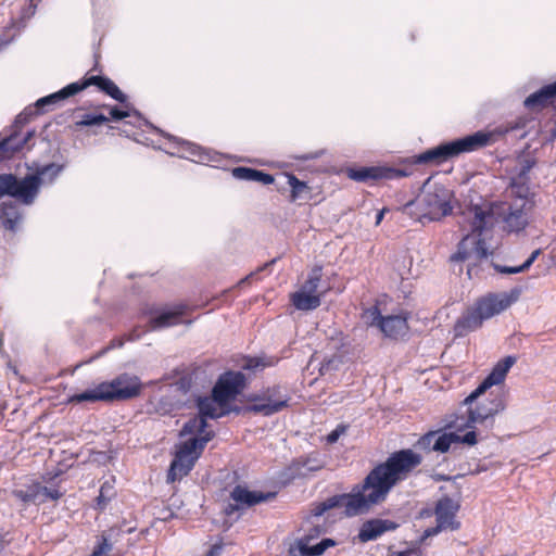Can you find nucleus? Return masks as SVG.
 Listing matches in <instances>:
<instances>
[{
	"label": "nucleus",
	"instance_id": "f257e3e1",
	"mask_svg": "<svg viewBox=\"0 0 556 556\" xmlns=\"http://www.w3.org/2000/svg\"><path fill=\"white\" fill-rule=\"evenodd\" d=\"M421 463L422 456L412 448L395 451L375 466L361 483L353 485L351 492L316 503L312 514L319 517L332 508H343L346 517L367 514L384 503L391 490L406 480Z\"/></svg>",
	"mask_w": 556,
	"mask_h": 556
},
{
	"label": "nucleus",
	"instance_id": "f03ea898",
	"mask_svg": "<svg viewBox=\"0 0 556 556\" xmlns=\"http://www.w3.org/2000/svg\"><path fill=\"white\" fill-rule=\"evenodd\" d=\"M520 204L515 206L506 203H483L472 205L467 211L471 232L466 235L457 245V251L451 255V262H465L472 256L485 258L489 254L485 244L494 226L502 220L505 230L519 231L527 225L525 206L526 197H519Z\"/></svg>",
	"mask_w": 556,
	"mask_h": 556
},
{
	"label": "nucleus",
	"instance_id": "7ed1b4c3",
	"mask_svg": "<svg viewBox=\"0 0 556 556\" xmlns=\"http://www.w3.org/2000/svg\"><path fill=\"white\" fill-rule=\"evenodd\" d=\"M198 408L200 415L188 420L180 431V435L192 434L194 437L177 446L167 472V482L173 483L186 477L194 467L206 443L214 438V432L207 430L206 417L218 418L226 413L213 395L200 397Z\"/></svg>",
	"mask_w": 556,
	"mask_h": 556
},
{
	"label": "nucleus",
	"instance_id": "20e7f679",
	"mask_svg": "<svg viewBox=\"0 0 556 556\" xmlns=\"http://www.w3.org/2000/svg\"><path fill=\"white\" fill-rule=\"evenodd\" d=\"M515 362L516 358L514 356H506L498 361L477 389L464 400V405L467 406V418L464 425L455 426L458 431L465 429L476 431L475 429L478 425L493 419L495 415L504 409V400L501 394H493L491 392L485 397H482V395H484L491 387L500 384L505 380L507 372Z\"/></svg>",
	"mask_w": 556,
	"mask_h": 556
},
{
	"label": "nucleus",
	"instance_id": "39448f33",
	"mask_svg": "<svg viewBox=\"0 0 556 556\" xmlns=\"http://www.w3.org/2000/svg\"><path fill=\"white\" fill-rule=\"evenodd\" d=\"M531 119L527 116H518L514 121L497 127L494 131H477L472 135L459 138L410 157V164L440 165L463 153H469L485 148L495 142V135L503 136L511 131L526 129Z\"/></svg>",
	"mask_w": 556,
	"mask_h": 556
},
{
	"label": "nucleus",
	"instance_id": "423d86ee",
	"mask_svg": "<svg viewBox=\"0 0 556 556\" xmlns=\"http://www.w3.org/2000/svg\"><path fill=\"white\" fill-rule=\"evenodd\" d=\"M63 168V165L49 163L36 167L34 173L23 178L11 173L0 174V199L8 195L23 205H31L39 194L40 187L53 184Z\"/></svg>",
	"mask_w": 556,
	"mask_h": 556
},
{
	"label": "nucleus",
	"instance_id": "0eeeda50",
	"mask_svg": "<svg viewBox=\"0 0 556 556\" xmlns=\"http://www.w3.org/2000/svg\"><path fill=\"white\" fill-rule=\"evenodd\" d=\"M518 296L516 294H495L490 293L468 307L463 315L455 321L453 333L455 338H463L472 331L479 329L485 319L493 317L508 308Z\"/></svg>",
	"mask_w": 556,
	"mask_h": 556
},
{
	"label": "nucleus",
	"instance_id": "6e6552de",
	"mask_svg": "<svg viewBox=\"0 0 556 556\" xmlns=\"http://www.w3.org/2000/svg\"><path fill=\"white\" fill-rule=\"evenodd\" d=\"M142 390V383L136 376L123 374L110 382H101L91 390L75 394L73 401L81 402H113L137 397Z\"/></svg>",
	"mask_w": 556,
	"mask_h": 556
},
{
	"label": "nucleus",
	"instance_id": "1a4fd4ad",
	"mask_svg": "<svg viewBox=\"0 0 556 556\" xmlns=\"http://www.w3.org/2000/svg\"><path fill=\"white\" fill-rule=\"evenodd\" d=\"M90 86H96L101 92L118 101L119 103L127 102V96L117 87V85L112 79L105 76L90 75V73H87L83 79L72 83L62 88L61 90L37 100V111L43 113V108L46 105L56 104L64 99L77 94L78 92L87 89Z\"/></svg>",
	"mask_w": 556,
	"mask_h": 556
},
{
	"label": "nucleus",
	"instance_id": "9d476101",
	"mask_svg": "<svg viewBox=\"0 0 556 556\" xmlns=\"http://www.w3.org/2000/svg\"><path fill=\"white\" fill-rule=\"evenodd\" d=\"M323 268L314 266L300 289L290 294V302L299 311H313L320 306L329 287L321 288Z\"/></svg>",
	"mask_w": 556,
	"mask_h": 556
},
{
	"label": "nucleus",
	"instance_id": "9b49d317",
	"mask_svg": "<svg viewBox=\"0 0 556 556\" xmlns=\"http://www.w3.org/2000/svg\"><path fill=\"white\" fill-rule=\"evenodd\" d=\"M291 397L282 394L278 384L268 387L250 397L248 410L262 416H271L290 406Z\"/></svg>",
	"mask_w": 556,
	"mask_h": 556
},
{
	"label": "nucleus",
	"instance_id": "f8f14e48",
	"mask_svg": "<svg viewBox=\"0 0 556 556\" xmlns=\"http://www.w3.org/2000/svg\"><path fill=\"white\" fill-rule=\"evenodd\" d=\"M275 497V493H264L261 491H250L245 485L237 484L229 492V498L224 507V514L231 517L254 505L266 502Z\"/></svg>",
	"mask_w": 556,
	"mask_h": 556
},
{
	"label": "nucleus",
	"instance_id": "ddd939ff",
	"mask_svg": "<svg viewBox=\"0 0 556 556\" xmlns=\"http://www.w3.org/2000/svg\"><path fill=\"white\" fill-rule=\"evenodd\" d=\"M245 388V376L241 371L227 370L213 387V396L220 407L227 406Z\"/></svg>",
	"mask_w": 556,
	"mask_h": 556
},
{
	"label": "nucleus",
	"instance_id": "4468645a",
	"mask_svg": "<svg viewBox=\"0 0 556 556\" xmlns=\"http://www.w3.org/2000/svg\"><path fill=\"white\" fill-rule=\"evenodd\" d=\"M412 175L408 169L388 166H363L346 169V176L358 182H375L379 180H392Z\"/></svg>",
	"mask_w": 556,
	"mask_h": 556
},
{
	"label": "nucleus",
	"instance_id": "2eb2a0df",
	"mask_svg": "<svg viewBox=\"0 0 556 556\" xmlns=\"http://www.w3.org/2000/svg\"><path fill=\"white\" fill-rule=\"evenodd\" d=\"M313 535L306 534L290 545L287 556H320L327 548L336 546V541L329 538L323 539L319 543L309 546Z\"/></svg>",
	"mask_w": 556,
	"mask_h": 556
},
{
	"label": "nucleus",
	"instance_id": "dca6fc26",
	"mask_svg": "<svg viewBox=\"0 0 556 556\" xmlns=\"http://www.w3.org/2000/svg\"><path fill=\"white\" fill-rule=\"evenodd\" d=\"M459 506L451 497L443 496L435 505V519L441 527H445L451 530H458L460 522L455 520L456 513Z\"/></svg>",
	"mask_w": 556,
	"mask_h": 556
},
{
	"label": "nucleus",
	"instance_id": "f3484780",
	"mask_svg": "<svg viewBox=\"0 0 556 556\" xmlns=\"http://www.w3.org/2000/svg\"><path fill=\"white\" fill-rule=\"evenodd\" d=\"M453 443H464L469 446L478 443L477 432L473 430L467 431L464 435H459L456 432H443L438 434L432 445L433 452L446 453L448 452Z\"/></svg>",
	"mask_w": 556,
	"mask_h": 556
},
{
	"label": "nucleus",
	"instance_id": "a211bd4d",
	"mask_svg": "<svg viewBox=\"0 0 556 556\" xmlns=\"http://www.w3.org/2000/svg\"><path fill=\"white\" fill-rule=\"evenodd\" d=\"M397 528V523L389 519H369L359 528L357 538L362 543L377 540L387 531H393Z\"/></svg>",
	"mask_w": 556,
	"mask_h": 556
},
{
	"label": "nucleus",
	"instance_id": "6ab92c4d",
	"mask_svg": "<svg viewBox=\"0 0 556 556\" xmlns=\"http://www.w3.org/2000/svg\"><path fill=\"white\" fill-rule=\"evenodd\" d=\"M420 200L426 208L428 220H439L452 213L451 203L441 198L438 192H428L420 197Z\"/></svg>",
	"mask_w": 556,
	"mask_h": 556
},
{
	"label": "nucleus",
	"instance_id": "aec40b11",
	"mask_svg": "<svg viewBox=\"0 0 556 556\" xmlns=\"http://www.w3.org/2000/svg\"><path fill=\"white\" fill-rule=\"evenodd\" d=\"M23 215L16 203L8 201L0 203V227L15 235L18 230Z\"/></svg>",
	"mask_w": 556,
	"mask_h": 556
},
{
	"label": "nucleus",
	"instance_id": "412c9836",
	"mask_svg": "<svg viewBox=\"0 0 556 556\" xmlns=\"http://www.w3.org/2000/svg\"><path fill=\"white\" fill-rule=\"evenodd\" d=\"M34 131H27L25 136L13 132L0 141V162L11 160L33 138Z\"/></svg>",
	"mask_w": 556,
	"mask_h": 556
},
{
	"label": "nucleus",
	"instance_id": "4be33fe9",
	"mask_svg": "<svg viewBox=\"0 0 556 556\" xmlns=\"http://www.w3.org/2000/svg\"><path fill=\"white\" fill-rule=\"evenodd\" d=\"M556 99V80L543 86L526 98L523 104L527 109L539 111L551 105Z\"/></svg>",
	"mask_w": 556,
	"mask_h": 556
},
{
	"label": "nucleus",
	"instance_id": "5701e85b",
	"mask_svg": "<svg viewBox=\"0 0 556 556\" xmlns=\"http://www.w3.org/2000/svg\"><path fill=\"white\" fill-rule=\"evenodd\" d=\"M290 188L289 202H309L313 200V188L306 181L300 180L293 173L281 174Z\"/></svg>",
	"mask_w": 556,
	"mask_h": 556
},
{
	"label": "nucleus",
	"instance_id": "b1692460",
	"mask_svg": "<svg viewBox=\"0 0 556 556\" xmlns=\"http://www.w3.org/2000/svg\"><path fill=\"white\" fill-rule=\"evenodd\" d=\"M187 305L179 303L174 305L170 311L161 312L150 320L152 330L166 328L180 323L181 317L186 314Z\"/></svg>",
	"mask_w": 556,
	"mask_h": 556
},
{
	"label": "nucleus",
	"instance_id": "393cba45",
	"mask_svg": "<svg viewBox=\"0 0 556 556\" xmlns=\"http://www.w3.org/2000/svg\"><path fill=\"white\" fill-rule=\"evenodd\" d=\"M74 122L71 126L74 131L81 130L85 127L92 126H101L108 122L110 118L103 113L93 112H83L81 109H76L74 111Z\"/></svg>",
	"mask_w": 556,
	"mask_h": 556
},
{
	"label": "nucleus",
	"instance_id": "a878e982",
	"mask_svg": "<svg viewBox=\"0 0 556 556\" xmlns=\"http://www.w3.org/2000/svg\"><path fill=\"white\" fill-rule=\"evenodd\" d=\"M379 330L388 338L397 339L408 330L407 318L401 315L384 316Z\"/></svg>",
	"mask_w": 556,
	"mask_h": 556
},
{
	"label": "nucleus",
	"instance_id": "bb28decb",
	"mask_svg": "<svg viewBox=\"0 0 556 556\" xmlns=\"http://www.w3.org/2000/svg\"><path fill=\"white\" fill-rule=\"evenodd\" d=\"M232 176L240 180L256 181L263 185H271L275 182V177L273 175L244 166L235 167L232 169Z\"/></svg>",
	"mask_w": 556,
	"mask_h": 556
},
{
	"label": "nucleus",
	"instance_id": "cd10ccee",
	"mask_svg": "<svg viewBox=\"0 0 556 556\" xmlns=\"http://www.w3.org/2000/svg\"><path fill=\"white\" fill-rule=\"evenodd\" d=\"M123 534L119 528H111L108 536L102 534L100 541L94 546L90 556H108L112 551L113 543L117 542V538Z\"/></svg>",
	"mask_w": 556,
	"mask_h": 556
},
{
	"label": "nucleus",
	"instance_id": "c85d7f7f",
	"mask_svg": "<svg viewBox=\"0 0 556 556\" xmlns=\"http://www.w3.org/2000/svg\"><path fill=\"white\" fill-rule=\"evenodd\" d=\"M403 215L416 222H424L427 219V212L425 206L422 205V201L420 198H417L413 201H409L404 206L399 208Z\"/></svg>",
	"mask_w": 556,
	"mask_h": 556
},
{
	"label": "nucleus",
	"instance_id": "c756f323",
	"mask_svg": "<svg viewBox=\"0 0 556 556\" xmlns=\"http://www.w3.org/2000/svg\"><path fill=\"white\" fill-rule=\"evenodd\" d=\"M13 496L22 501L23 503H35L37 501L40 502L41 492H40V483H31L27 485L25 490H14L12 492Z\"/></svg>",
	"mask_w": 556,
	"mask_h": 556
},
{
	"label": "nucleus",
	"instance_id": "7c9ffc66",
	"mask_svg": "<svg viewBox=\"0 0 556 556\" xmlns=\"http://www.w3.org/2000/svg\"><path fill=\"white\" fill-rule=\"evenodd\" d=\"M540 254V250H535L531 253V255L527 258V261L521 264L520 266H501L495 265L496 271L501 274H518L526 271L530 268V266L534 263V261L538 258Z\"/></svg>",
	"mask_w": 556,
	"mask_h": 556
},
{
	"label": "nucleus",
	"instance_id": "2f4dec72",
	"mask_svg": "<svg viewBox=\"0 0 556 556\" xmlns=\"http://www.w3.org/2000/svg\"><path fill=\"white\" fill-rule=\"evenodd\" d=\"M277 363V359L274 357H248L245 358V363L242 368L245 370H254L257 368H265L274 366Z\"/></svg>",
	"mask_w": 556,
	"mask_h": 556
},
{
	"label": "nucleus",
	"instance_id": "473e14b6",
	"mask_svg": "<svg viewBox=\"0 0 556 556\" xmlns=\"http://www.w3.org/2000/svg\"><path fill=\"white\" fill-rule=\"evenodd\" d=\"M383 317L380 313V309L377 306H372L367 308L364 314L363 318L365 323L370 327H377L380 329L381 323L383 320Z\"/></svg>",
	"mask_w": 556,
	"mask_h": 556
},
{
	"label": "nucleus",
	"instance_id": "72a5a7b5",
	"mask_svg": "<svg viewBox=\"0 0 556 556\" xmlns=\"http://www.w3.org/2000/svg\"><path fill=\"white\" fill-rule=\"evenodd\" d=\"M98 109H108L109 110V114L110 116H108L113 121H121V119H124L128 116H130V113L129 111L127 110H122V109H118L117 106H112V105H108V104H102V105H98L96 106V110Z\"/></svg>",
	"mask_w": 556,
	"mask_h": 556
},
{
	"label": "nucleus",
	"instance_id": "f704fd0d",
	"mask_svg": "<svg viewBox=\"0 0 556 556\" xmlns=\"http://www.w3.org/2000/svg\"><path fill=\"white\" fill-rule=\"evenodd\" d=\"M437 434H438V431H429V432L425 433L424 435H421L418 439L417 445L421 450H425V451H428V452L433 451L432 450V445L434 443V439H435Z\"/></svg>",
	"mask_w": 556,
	"mask_h": 556
},
{
	"label": "nucleus",
	"instance_id": "c9c22d12",
	"mask_svg": "<svg viewBox=\"0 0 556 556\" xmlns=\"http://www.w3.org/2000/svg\"><path fill=\"white\" fill-rule=\"evenodd\" d=\"M41 498L40 503H45L48 500L56 501L63 496V493L56 488H48L40 484Z\"/></svg>",
	"mask_w": 556,
	"mask_h": 556
},
{
	"label": "nucleus",
	"instance_id": "e433bc0d",
	"mask_svg": "<svg viewBox=\"0 0 556 556\" xmlns=\"http://www.w3.org/2000/svg\"><path fill=\"white\" fill-rule=\"evenodd\" d=\"M111 489L106 483L102 484L100 488L99 495L96 498V508L103 510L108 503L110 502L111 497L108 495V491Z\"/></svg>",
	"mask_w": 556,
	"mask_h": 556
},
{
	"label": "nucleus",
	"instance_id": "4c0bfd02",
	"mask_svg": "<svg viewBox=\"0 0 556 556\" xmlns=\"http://www.w3.org/2000/svg\"><path fill=\"white\" fill-rule=\"evenodd\" d=\"M348 429V426L345 425H338L337 428L334 430H332L328 435H327V442L328 443H334L339 440V438L345 433Z\"/></svg>",
	"mask_w": 556,
	"mask_h": 556
},
{
	"label": "nucleus",
	"instance_id": "58836bf2",
	"mask_svg": "<svg viewBox=\"0 0 556 556\" xmlns=\"http://www.w3.org/2000/svg\"><path fill=\"white\" fill-rule=\"evenodd\" d=\"M391 556H422L420 547L414 546L405 551L393 553Z\"/></svg>",
	"mask_w": 556,
	"mask_h": 556
},
{
	"label": "nucleus",
	"instance_id": "ea45409f",
	"mask_svg": "<svg viewBox=\"0 0 556 556\" xmlns=\"http://www.w3.org/2000/svg\"><path fill=\"white\" fill-rule=\"evenodd\" d=\"M445 529H446L445 527H441V525L439 522H437L435 527H431V528H428L425 530L421 541L426 540L427 538L437 535L439 532H441L442 530H445Z\"/></svg>",
	"mask_w": 556,
	"mask_h": 556
},
{
	"label": "nucleus",
	"instance_id": "a19ab883",
	"mask_svg": "<svg viewBox=\"0 0 556 556\" xmlns=\"http://www.w3.org/2000/svg\"><path fill=\"white\" fill-rule=\"evenodd\" d=\"M35 12H36V4L33 2V0H30L27 4L26 14L29 17V16L34 15Z\"/></svg>",
	"mask_w": 556,
	"mask_h": 556
},
{
	"label": "nucleus",
	"instance_id": "79ce46f5",
	"mask_svg": "<svg viewBox=\"0 0 556 556\" xmlns=\"http://www.w3.org/2000/svg\"><path fill=\"white\" fill-rule=\"evenodd\" d=\"M388 211L389 210L387 207H383L381 211L378 212V214L376 216V225L377 226L382 222L384 213L388 212Z\"/></svg>",
	"mask_w": 556,
	"mask_h": 556
},
{
	"label": "nucleus",
	"instance_id": "37998d69",
	"mask_svg": "<svg viewBox=\"0 0 556 556\" xmlns=\"http://www.w3.org/2000/svg\"><path fill=\"white\" fill-rule=\"evenodd\" d=\"M5 541L2 535H0V553L5 548Z\"/></svg>",
	"mask_w": 556,
	"mask_h": 556
},
{
	"label": "nucleus",
	"instance_id": "c03bdc74",
	"mask_svg": "<svg viewBox=\"0 0 556 556\" xmlns=\"http://www.w3.org/2000/svg\"><path fill=\"white\" fill-rule=\"evenodd\" d=\"M555 139H556V125H555V128L552 130L549 140L553 141Z\"/></svg>",
	"mask_w": 556,
	"mask_h": 556
},
{
	"label": "nucleus",
	"instance_id": "a18cd8bd",
	"mask_svg": "<svg viewBox=\"0 0 556 556\" xmlns=\"http://www.w3.org/2000/svg\"><path fill=\"white\" fill-rule=\"evenodd\" d=\"M215 551L214 548H211L204 556H215Z\"/></svg>",
	"mask_w": 556,
	"mask_h": 556
},
{
	"label": "nucleus",
	"instance_id": "49530a36",
	"mask_svg": "<svg viewBox=\"0 0 556 556\" xmlns=\"http://www.w3.org/2000/svg\"><path fill=\"white\" fill-rule=\"evenodd\" d=\"M155 313H157V311H156V309H150V311L148 312V314H155Z\"/></svg>",
	"mask_w": 556,
	"mask_h": 556
},
{
	"label": "nucleus",
	"instance_id": "de8ad7c7",
	"mask_svg": "<svg viewBox=\"0 0 556 556\" xmlns=\"http://www.w3.org/2000/svg\"><path fill=\"white\" fill-rule=\"evenodd\" d=\"M277 190H278V192H280V193H282V192L285 191V189H283V188H278Z\"/></svg>",
	"mask_w": 556,
	"mask_h": 556
},
{
	"label": "nucleus",
	"instance_id": "09e8293b",
	"mask_svg": "<svg viewBox=\"0 0 556 556\" xmlns=\"http://www.w3.org/2000/svg\"><path fill=\"white\" fill-rule=\"evenodd\" d=\"M526 135H527V132L525 131V132H522V134L520 135V137H521V138H523V137H526Z\"/></svg>",
	"mask_w": 556,
	"mask_h": 556
}]
</instances>
